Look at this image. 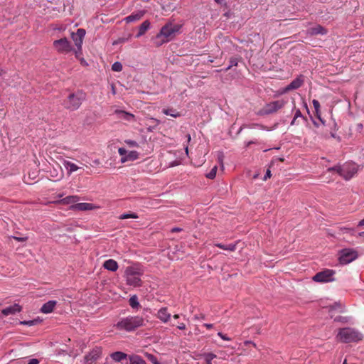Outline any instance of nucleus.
<instances>
[{
  "label": "nucleus",
  "mask_w": 364,
  "mask_h": 364,
  "mask_svg": "<svg viewBox=\"0 0 364 364\" xmlns=\"http://www.w3.org/2000/svg\"><path fill=\"white\" fill-rule=\"evenodd\" d=\"M186 137H187L188 142H189L191 141V135L190 134H187Z\"/></svg>",
  "instance_id": "603ef678"
},
{
  "label": "nucleus",
  "mask_w": 364,
  "mask_h": 364,
  "mask_svg": "<svg viewBox=\"0 0 364 364\" xmlns=\"http://www.w3.org/2000/svg\"><path fill=\"white\" fill-rule=\"evenodd\" d=\"M182 230L181 228H173L171 229V232H181Z\"/></svg>",
  "instance_id": "a18cd8bd"
},
{
  "label": "nucleus",
  "mask_w": 364,
  "mask_h": 364,
  "mask_svg": "<svg viewBox=\"0 0 364 364\" xmlns=\"http://www.w3.org/2000/svg\"><path fill=\"white\" fill-rule=\"evenodd\" d=\"M129 305L132 308H137L139 306V303L138 301V298L136 296H132L129 301Z\"/></svg>",
  "instance_id": "473e14b6"
},
{
  "label": "nucleus",
  "mask_w": 364,
  "mask_h": 364,
  "mask_svg": "<svg viewBox=\"0 0 364 364\" xmlns=\"http://www.w3.org/2000/svg\"><path fill=\"white\" fill-rule=\"evenodd\" d=\"M287 101L284 100H279L276 101L270 102L266 104L259 111V114L262 115H269L277 112L279 109H282L286 105Z\"/></svg>",
  "instance_id": "423d86ee"
},
{
  "label": "nucleus",
  "mask_w": 364,
  "mask_h": 364,
  "mask_svg": "<svg viewBox=\"0 0 364 364\" xmlns=\"http://www.w3.org/2000/svg\"><path fill=\"white\" fill-rule=\"evenodd\" d=\"M296 119H295V117H294L293 120H292V121H291V125H293V124H295Z\"/></svg>",
  "instance_id": "4d7b16f0"
},
{
  "label": "nucleus",
  "mask_w": 364,
  "mask_h": 364,
  "mask_svg": "<svg viewBox=\"0 0 364 364\" xmlns=\"http://www.w3.org/2000/svg\"><path fill=\"white\" fill-rule=\"evenodd\" d=\"M312 104L314 105V107L315 109V114H316V117L322 122L323 123V120L321 119V115H320V103L318 100H313L312 101Z\"/></svg>",
  "instance_id": "cd10ccee"
},
{
  "label": "nucleus",
  "mask_w": 364,
  "mask_h": 364,
  "mask_svg": "<svg viewBox=\"0 0 364 364\" xmlns=\"http://www.w3.org/2000/svg\"><path fill=\"white\" fill-rule=\"evenodd\" d=\"M185 150H186V153L188 154V146L186 147Z\"/></svg>",
  "instance_id": "338daca9"
},
{
  "label": "nucleus",
  "mask_w": 364,
  "mask_h": 364,
  "mask_svg": "<svg viewBox=\"0 0 364 364\" xmlns=\"http://www.w3.org/2000/svg\"><path fill=\"white\" fill-rule=\"evenodd\" d=\"M63 177V173H62L59 177L56 178V181L60 180Z\"/></svg>",
  "instance_id": "5fc2aeb1"
},
{
  "label": "nucleus",
  "mask_w": 364,
  "mask_h": 364,
  "mask_svg": "<svg viewBox=\"0 0 364 364\" xmlns=\"http://www.w3.org/2000/svg\"><path fill=\"white\" fill-rule=\"evenodd\" d=\"M162 112L166 115H169L175 118L181 116V113L174 108L163 109Z\"/></svg>",
  "instance_id": "393cba45"
},
{
  "label": "nucleus",
  "mask_w": 364,
  "mask_h": 364,
  "mask_svg": "<svg viewBox=\"0 0 364 364\" xmlns=\"http://www.w3.org/2000/svg\"><path fill=\"white\" fill-rule=\"evenodd\" d=\"M130 147H138L139 144L136 141L131 139L125 140L124 141Z\"/></svg>",
  "instance_id": "4c0bfd02"
},
{
  "label": "nucleus",
  "mask_w": 364,
  "mask_h": 364,
  "mask_svg": "<svg viewBox=\"0 0 364 364\" xmlns=\"http://www.w3.org/2000/svg\"><path fill=\"white\" fill-rule=\"evenodd\" d=\"M80 200L77 196H69L61 200L63 204H74Z\"/></svg>",
  "instance_id": "a878e982"
},
{
  "label": "nucleus",
  "mask_w": 364,
  "mask_h": 364,
  "mask_svg": "<svg viewBox=\"0 0 364 364\" xmlns=\"http://www.w3.org/2000/svg\"><path fill=\"white\" fill-rule=\"evenodd\" d=\"M171 314L168 312L167 308H161L158 311V318H170Z\"/></svg>",
  "instance_id": "c85d7f7f"
},
{
  "label": "nucleus",
  "mask_w": 364,
  "mask_h": 364,
  "mask_svg": "<svg viewBox=\"0 0 364 364\" xmlns=\"http://www.w3.org/2000/svg\"><path fill=\"white\" fill-rule=\"evenodd\" d=\"M301 115H302V114H301V111H300L299 109H297V110L296 111V112H295L294 117H295V119H297L298 117H301Z\"/></svg>",
  "instance_id": "c03bdc74"
},
{
  "label": "nucleus",
  "mask_w": 364,
  "mask_h": 364,
  "mask_svg": "<svg viewBox=\"0 0 364 364\" xmlns=\"http://www.w3.org/2000/svg\"><path fill=\"white\" fill-rule=\"evenodd\" d=\"M21 310V307L18 304H14L2 310V314L4 316H7L9 315H14L16 312H20Z\"/></svg>",
  "instance_id": "f3484780"
},
{
  "label": "nucleus",
  "mask_w": 364,
  "mask_h": 364,
  "mask_svg": "<svg viewBox=\"0 0 364 364\" xmlns=\"http://www.w3.org/2000/svg\"><path fill=\"white\" fill-rule=\"evenodd\" d=\"M150 26V22L149 21H144L139 26V32L136 34V37L139 38L140 36H143L146 31L149 28Z\"/></svg>",
  "instance_id": "5701e85b"
},
{
  "label": "nucleus",
  "mask_w": 364,
  "mask_h": 364,
  "mask_svg": "<svg viewBox=\"0 0 364 364\" xmlns=\"http://www.w3.org/2000/svg\"><path fill=\"white\" fill-rule=\"evenodd\" d=\"M179 318V317H178V315H177V314H175V315L173 316V318Z\"/></svg>",
  "instance_id": "0e129e2a"
},
{
  "label": "nucleus",
  "mask_w": 364,
  "mask_h": 364,
  "mask_svg": "<svg viewBox=\"0 0 364 364\" xmlns=\"http://www.w3.org/2000/svg\"><path fill=\"white\" fill-rule=\"evenodd\" d=\"M63 164L67 169V173L69 176L71 175L73 172L83 169L82 166H80L77 164L68 160H63Z\"/></svg>",
  "instance_id": "f8f14e48"
},
{
  "label": "nucleus",
  "mask_w": 364,
  "mask_h": 364,
  "mask_svg": "<svg viewBox=\"0 0 364 364\" xmlns=\"http://www.w3.org/2000/svg\"><path fill=\"white\" fill-rule=\"evenodd\" d=\"M336 307H333V308L331 309V311H336Z\"/></svg>",
  "instance_id": "774afa93"
},
{
  "label": "nucleus",
  "mask_w": 364,
  "mask_h": 364,
  "mask_svg": "<svg viewBox=\"0 0 364 364\" xmlns=\"http://www.w3.org/2000/svg\"><path fill=\"white\" fill-rule=\"evenodd\" d=\"M139 158V153L136 151H131L124 157H122L121 162L125 163L129 161H134Z\"/></svg>",
  "instance_id": "412c9836"
},
{
  "label": "nucleus",
  "mask_w": 364,
  "mask_h": 364,
  "mask_svg": "<svg viewBox=\"0 0 364 364\" xmlns=\"http://www.w3.org/2000/svg\"><path fill=\"white\" fill-rule=\"evenodd\" d=\"M110 357L115 361V362H121L124 359H126L127 357V355L123 352L121 351H117L114 353H112L110 355Z\"/></svg>",
  "instance_id": "b1692460"
},
{
  "label": "nucleus",
  "mask_w": 364,
  "mask_h": 364,
  "mask_svg": "<svg viewBox=\"0 0 364 364\" xmlns=\"http://www.w3.org/2000/svg\"><path fill=\"white\" fill-rule=\"evenodd\" d=\"M335 271L333 269H326L321 272L316 273L313 277V280L316 282L325 283L334 281L333 275Z\"/></svg>",
  "instance_id": "9d476101"
},
{
  "label": "nucleus",
  "mask_w": 364,
  "mask_h": 364,
  "mask_svg": "<svg viewBox=\"0 0 364 364\" xmlns=\"http://www.w3.org/2000/svg\"><path fill=\"white\" fill-rule=\"evenodd\" d=\"M218 336H219L221 338H223V340H225V341H230V340L228 337H227L225 335H223V334L222 333H220V332H219V333H218Z\"/></svg>",
  "instance_id": "37998d69"
},
{
  "label": "nucleus",
  "mask_w": 364,
  "mask_h": 364,
  "mask_svg": "<svg viewBox=\"0 0 364 364\" xmlns=\"http://www.w3.org/2000/svg\"><path fill=\"white\" fill-rule=\"evenodd\" d=\"M303 82L304 80L302 76L297 77L284 89L283 92H287L290 90H296L302 85Z\"/></svg>",
  "instance_id": "4468645a"
},
{
  "label": "nucleus",
  "mask_w": 364,
  "mask_h": 364,
  "mask_svg": "<svg viewBox=\"0 0 364 364\" xmlns=\"http://www.w3.org/2000/svg\"><path fill=\"white\" fill-rule=\"evenodd\" d=\"M85 100V93L82 91H77L70 93L68 96L63 102V106L65 109L71 111L77 110Z\"/></svg>",
  "instance_id": "20e7f679"
},
{
  "label": "nucleus",
  "mask_w": 364,
  "mask_h": 364,
  "mask_svg": "<svg viewBox=\"0 0 364 364\" xmlns=\"http://www.w3.org/2000/svg\"><path fill=\"white\" fill-rule=\"evenodd\" d=\"M38 363H39V361L36 358H33V359L30 360L29 362L28 363V364H38Z\"/></svg>",
  "instance_id": "a19ab883"
},
{
  "label": "nucleus",
  "mask_w": 364,
  "mask_h": 364,
  "mask_svg": "<svg viewBox=\"0 0 364 364\" xmlns=\"http://www.w3.org/2000/svg\"><path fill=\"white\" fill-rule=\"evenodd\" d=\"M4 70L0 69V77L3 75Z\"/></svg>",
  "instance_id": "bf43d9fd"
},
{
  "label": "nucleus",
  "mask_w": 364,
  "mask_h": 364,
  "mask_svg": "<svg viewBox=\"0 0 364 364\" xmlns=\"http://www.w3.org/2000/svg\"><path fill=\"white\" fill-rule=\"evenodd\" d=\"M123 41H124V40L118 39V41L117 42H114V44L117 43L118 42H123Z\"/></svg>",
  "instance_id": "13d9d810"
},
{
  "label": "nucleus",
  "mask_w": 364,
  "mask_h": 364,
  "mask_svg": "<svg viewBox=\"0 0 364 364\" xmlns=\"http://www.w3.org/2000/svg\"><path fill=\"white\" fill-rule=\"evenodd\" d=\"M336 337L338 341L343 343H351L361 341L363 336L358 330L347 327L340 328Z\"/></svg>",
  "instance_id": "7ed1b4c3"
},
{
  "label": "nucleus",
  "mask_w": 364,
  "mask_h": 364,
  "mask_svg": "<svg viewBox=\"0 0 364 364\" xmlns=\"http://www.w3.org/2000/svg\"><path fill=\"white\" fill-rule=\"evenodd\" d=\"M52 177H57L58 174H55V173H53V174H51Z\"/></svg>",
  "instance_id": "052dcab7"
},
{
  "label": "nucleus",
  "mask_w": 364,
  "mask_h": 364,
  "mask_svg": "<svg viewBox=\"0 0 364 364\" xmlns=\"http://www.w3.org/2000/svg\"><path fill=\"white\" fill-rule=\"evenodd\" d=\"M73 209L79 210H89L94 208V205L92 203H80L73 206Z\"/></svg>",
  "instance_id": "4be33fe9"
},
{
  "label": "nucleus",
  "mask_w": 364,
  "mask_h": 364,
  "mask_svg": "<svg viewBox=\"0 0 364 364\" xmlns=\"http://www.w3.org/2000/svg\"><path fill=\"white\" fill-rule=\"evenodd\" d=\"M112 70L115 72H120L122 70V65L119 62H115L112 65Z\"/></svg>",
  "instance_id": "72a5a7b5"
},
{
  "label": "nucleus",
  "mask_w": 364,
  "mask_h": 364,
  "mask_svg": "<svg viewBox=\"0 0 364 364\" xmlns=\"http://www.w3.org/2000/svg\"><path fill=\"white\" fill-rule=\"evenodd\" d=\"M253 143H254V142H253V141H249V142L247 143V146H249L250 144H253Z\"/></svg>",
  "instance_id": "e2e57ef3"
},
{
  "label": "nucleus",
  "mask_w": 364,
  "mask_h": 364,
  "mask_svg": "<svg viewBox=\"0 0 364 364\" xmlns=\"http://www.w3.org/2000/svg\"><path fill=\"white\" fill-rule=\"evenodd\" d=\"M358 257V252L352 248L343 249L339 252L338 260L341 264H347L355 260Z\"/></svg>",
  "instance_id": "0eeeda50"
},
{
  "label": "nucleus",
  "mask_w": 364,
  "mask_h": 364,
  "mask_svg": "<svg viewBox=\"0 0 364 364\" xmlns=\"http://www.w3.org/2000/svg\"><path fill=\"white\" fill-rule=\"evenodd\" d=\"M205 360L207 361V364H212L211 360L214 359L216 355L213 353H209L204 355Z\"/></svg>",
  "instance_id": "c9c22d12"
},
{
  "label": "nucleus",
  "mask_w": 364,
  "mask_h": 364,
  "mask_svg": "<svg viewBox=\"0 0 364 364\" xmlns=\"http://www.w3.org/2000/svg\"><path fill=\"white\" fill-rule=\"evenodd\" d=\"M217 166H215L211 171L206 175V177L210 179H213L216 176Z\"/></svg>",
  "instance_id": "e433bc0d"
},
{
  "label": "nucleus",
  "mask_w": 364,
  "mask_h": 364,
  "mask_svg": "<svg viewBox=\"0 0 364 364\" xmlns=\"http://www.w3.org/2000/svg\"><path fill=\"white\" fill-rule=\"evenodd\" d=\"M118 218L119 220H124V219H129V218L137 219V218H139V216L135 213H123V214L120 215Z\"/></svg>",
  "instance_id": "c756f323"
},
{
  "label": "nucleus",
  "mask_w": 364,
  "mask_h": 364,
  "mask_svg": "<svg viewBox=\"0 0 364 364\" xmlns=\"http://www.w3.org/2000/svg\"><path fill=\"white\" fill-rule=\"evenodd\" d=\"M232 65H237V63H236V62H233V61H232V65H230V66L226 69V70H229V69L231 68V66H232Z\"/></svg>",
  "instance_id": "09e8293b"
},
{
  "label": "nucleus",
  "mask_w": 364,
  "mask_h": 364,
  "mask_svg": "<svg viewBox=\"0 0 364 364\" xmlns=\"http://www.w3.org/2000/svg\"><path fill=\"white\" fill-rule=\"evenodd\" d=\"M79 164H80V165H79L80 166H82L83 168L84 167L88 168V166L87 165H85V164H82L81 162H79Z\"/></svg>",
  "instance_id": "8fccbe9b"
},
{
  "label": "nucleus",
  "mask_w": 364,
  "mask_h": 364,
  "mask_svg": "<svg viewBox=\"0 0 364 364\" xmlns=\"http://www.w3.org/2000/svg\"><path fill=\"white\" fill-rule=\"evenodd\" d=\"M341 230L342 231H348V230H350L351 229H349V228H341Z\"/></svg>",
  "instance_id": "3c124183"
},
{
  "label": "nucleus",
  "mask_w": 364,
  "mask_h": 364,
  "mask_svg": "<svg viewBox=\"0 0 364 364\" xmlns=\"http://www.w3.org/2000/svg\"><path fill=\"white\" fill-rule=\"evenodd\" d=\"M87 168H88V170H87V171H86V173H87V174H91V173H92V171H91V169H90L89 167H88Z\"/></svg>",
  "instance_id": "864d4df0"
},
{
  "label": "nucleus",
  "mask_w": 364,
  "mask_h": 364,
  "mask_svg": "<svg viewBox=\"0 0 364 364\" xmlns=\"http://www.w3.org/2000/svg\"><path fill=\"white\" fill-rule=\"evenodd\" d=\"M358 236L364 237V232H361L358 234Z\"/></svg>",
  "instance_id": "6e6d98bb"
},
{
  "label": "nucleus",
  "mask_w": 364,
  "mask_h": 364,
  "mask_svg": "<svg viewBox=\"0 0 364 364\" xmlns=\"http://www.w3.org/2000/svg\"><path fill=\"white\" fill-rule=\"evenodd\" d=\"M129 360L130 364H146L140 356L136 355H130Z\"/></svg>",
  "instance_id": "bb28decb"
},
{
  "label": "nucleus",
  "mask_w": 364,
  "mask_h": 364,
  "mask_svg": "<svg viewBox=\"0 0 364 364\" xmlns=\"http://www.w3.org/2000/svg\"><path fill=\"white\" fill-rule=\"evenodd\" d=\"M118 153L120 156H122V157L125 156L127 154V151L124 148H119L118 149Z\"/></svg>",
  "instance_id": "58836bf2"
},
{
  "label": "nucleus",
  "mask_w": 364,
  "mask_h": 364,
  "mask_svg": "<svg viewBox=\"0 0 364 364\" xmlns=\"http://www.w3.org/2000/svg\"><path fill=\"white\" fill-rule=\"evenodd\" d=\"M52 177H57L58 174H55V173H53V174H51Z\"/></svg>",
  "instance_id": "680f3d73"
},
{
  "label": "nucleus",
  "mask_w": 364,
  "mask_h": 364,
  "mask_svg": "<svg viewBox=\"0 0 364 364\" xmlns=\"http://www.w3.org/2000/svg\"><path fill=\"white\" fill-rule=\"evenodd\" d=\"M102 353V349L100 347L95 348L90 353L85 356L92 364H95L99 359Z\"/></svg>",
  "instance_id": "ddd939ff"
},
{
  "label": "nucleus",
  "mask_w": 364,
  "mask_h": 364,
  "mask_svg": "<svg viewBox=\"0 0 364 364\" xmlns=\"http://www.w3.org/2000/svg\"><path fill=\"white\" fill-rule=\"evenodd\" d=\"M142 322L143 320H121L114 326L119 331H131L142 326Z\"/></svg>",
  "instance_id": "6e6552de"
},
{
  "label": "nucleus",
  "mask_w": 364,
  "mask_h": 364,
  "mask_svg": "<svg viewBox=\"0 0 364 364\" xmlns=\"http://www.w3.org/2000/svg\"><path fill=\"white\" fill-rule=\"evenodd\" d=\"M336 170L346 180L350 179L358 171V166L355 163H346L343 166L329 168L328 171Z\"/></svg>",
  "instance_id": "39448f33"
},
{
  "label": "nucleus",
  "mask_w": 364,
  "mask_h": 364,
  "mask_svg": "<svg viewBox=\"0 0 364 364\" xmlns=\"http://www.w3.org/2000/svg\"><path fill=\"white\" fill-rule=\"evenodd\" d=\"M146 357L149 360H150L153 364H159V361L156 358V357L152 354L150 353H146Z\"/></svg>",
  "instance_id": "f704fd0d"
},
{
  "label": "nucleus",
  "mask_w": 364,
  "mask_h": 364,
  "mask_svg": "<svg viewBox=\"0 0 364 364\" xmlns=\"http://www.w3.org/2000/svg\"><path fill=\"white\" fill-rule=\"evenodd\" d=\"M14 239L18 242H24L27 240L26 237H14Z\"/></svg>",
  "instance_id": "79ce46f5"
},
{
  "label": "nucleus",
  "mask_w": 364,
  "mask_h": 364,
  "mask_svg": "<svg viewBox=\"0 0 364 364\" xmlns=\"http://www.w3.org/2000/svg\"><path fill=\"white\" fill-rule=\"evenodd\" d=\"M271 171L270 170L267 169L266 174L264 176V180L266 181L267 178H269L271 177Z\"/></svg>",
  "instance_id": "ea45409f"
},
{
  "label": "nucleus",
  "mask_w": 364,
  "mask_h": 364,
  "mask_svg": "<svg viewBox=\"0 0 364 364\" xmlns=\"http://www.w3.org/2000/svg\"><path fill=\"white\" fill-rule=\"evenodd\" d=\"M182 26L178 23H173L171 22L166 23L160 30V32L156 36V43L158 46L163 43H167L171 41L178 33Z\"/></svg>",
  "instance_id": "f257e3e1"
},
{
  "label": "nucleus",
  "mask_w": 364,
  "mask_h": 364,
  "mask_svg": "<svg viewBox=\"0 0 364 364\" xmlns=\"http://www.w3.org/2000/svg\"><path fill=\"white\" fill-rule=\"evenodd\" d=\"M85 36V31L82 28H79L77 30L76 33H71V38L75 43V46L77 50H75V56L79 58V55L81 53L82 45L83 43V39Z\"/></svg>",
  "instance_id": "9b49d317"
},
{
  "label": "nucleus",
  "mask_w": 364,
  "mask_h": 364,
  "mask_svg": "<svg viewBox=\"0 0 364 364\" xmlns=\"http://www.w3.org/2000/svg\"><path fill=\"white\" fill-rule=\"evenodd\" d=\"M143 274L144 269L139 264L127 267L124 271L127 284L134 287H141L142 284L141 277Z\"/></svg>",
  "instance_id": "f03ea898"
},
{
  "label": "nucleus",
  "mask_w": 364,
  "mask_h": 364,
  "mask_svg": "<svg viewBox=\"0 0 364 364\" xmlns=\"http://www.w3.org/2000/svg\"><path fill=\"white\" fill-rule=\"evenodd\" d=\"M327 29L321 25H316L314 27H311L307 30V34L310 36L317 35H326L327 33Z\"/></svg>",
  "instance_id": "2eb2a0df"
},
{
  "label": "nucleus",
  "mask_w": 364,
  "mask_h": 364,
  "mask_svg": "<svg viewBox=\"0 0 364 364\" xmlns=\"http://www.w3.org/2000/svg\"><path fill=\"white\" fill-rule=\"evenodd\" d=\"M178 328L179 329H181V330H183L186 328V325L184 323H180L178 326Z\"/></svg>",
  "instance_id": "49530a36"
},
{
  "label": "nucleus",
  "mask_w": 364,
  "mask_h": 364,
  "mask_svg": "<svg viewBox=\"0 0 364 364\" xmlns=\"http://www.w3.org/2000/svg\"><path fill=\"white\" fill-rule=\"evenodd\" d=\"M103 267L107 270L115 272L118 269V264L115 260L109 259L104 262Z\"/></svg>",
  "instance_id": "6ab92c4d"
},
{
  "label": "nucleus",
  "mask_w": 364,
  "mask_h": 364,
  "mask_svg": "<svg viewBox=\"0 0 364 364\" xmlns=\"http://www.w3.org/2000/svg\"><path fill=\"white\" fill-rule=\"evenodd\" d=\"M144 14V11H139V12H136V13H133L131 15L127 16L124 18V21L127 23H131V22L136 21L140 20L143 17Z\"/></svg>",
  "instance_id": "aec40b11"
},
{
  "label": "nucleus",
  "mask_w": 364,
  "mask_h": 364,
  "mask_svg": "<svg viewBox=\"0 0 364 364\" xmlns=\"http://www.w3.org/2000/svg\"><path fill=\"white\" fill-rule=\"evenodd\" d=\"M114 113L118 115L119 118L128 121V122H134L135 121V116L133 114H131L129 112L117 109L115 110Z\"/></svg>",
  "instance_id": "dca6fc26"
},
{
  "label": "nucleus",
  "mask_w": 364,
  "mask_h": 364,
  "mask_svg": "<svg viewBox=\"0 0 364 364\" xmlns=\"http://www.w3.org/2000/svg\"><path fill=\"white\" fill-rule=\"evenodd\" d=\"M364 225V218L363 220H361L359 223H358V226H363Z\"/></svg>",
  "instance_id": "de8ad7c7"
},
{
  "label": "nucleus",
  "mask_w": 364,
  "mask_h": 364,
  "mask_svg": "<svg viewBox=\"0 0 364 364\" xmlns=\"http://www.w3.org/2000/svg\"><path fill=\"white\" fill-rule=\"evenodd\" d=\"M55 301H49L45 303L41 308V311L44 314H49L52 312L56 305Z\"/></svg>",
  "instance_id": "a211bd4d"
},
{
  "label": "nucleus",
  "mask_w": 364,
  "mask_h": 364,
  "mask_svg": "<svg viewBox=\"0 0 364 364\" xmlns=\"http://www.w3.org/2000/svg\"><path fill=\"white\" fill-rule=\"evenodd\" d=\"M338 308L339 309V312H341L342 307L341 306H338Z\"/></svg>",
  "instance_id": "69168bd1"
},
{
  "label": "nucleus",
  "mask_w": 364,
  "mask_h": 364,
  "mask_svg": "<svg viewBox=\"0 0 364 364\" xmlns=\"http://www.w3.org/2000/svg\"><path fill=\"white\" fill-rule=\"evenodd\" d=\"M41 321L42 320H22L19 321V324L32 326L40 323Z\"/></svg>",
  "instance_id": "7c9ffc66"
},
{
  "label": "nucleus",
  "mask_w": 364,
  "mask_h": 364,
  "mask_svg": "<svg viewBox=\"0 0 364 364\" xmlns=\"http://www.w3.org/2000/svg\"><path fill=\"white\" fill-rule=\"evenodd\" d=\"M53 46L54 49L60 53H68L73 50L70 42L66 38L54 41Z\"/></svg>",
  "instance_id": "1a4fd4ad"
},
{
  "label": "nucleus",
  "mask_w": 364,
  "mask_h": 364,
  "mask_svg": "<svg viewBox=\"0 0 364 364\" xmlns=\"http://www.w3.org/2000/svg\"><path fill=\"white\" fill-rule=\"evenodd\" d=\"M215 246L218 247L220 249L229 250V251H235L236 249V245L230 244L228 245H224L220 243L215 244Z\"/></svg>",
  "instance_id": "2f4dec72"
}]
</instances>
